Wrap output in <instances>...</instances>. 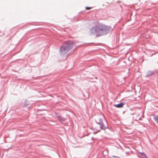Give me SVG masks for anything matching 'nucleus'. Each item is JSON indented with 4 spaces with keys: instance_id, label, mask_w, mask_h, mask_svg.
<instances>
[{
    "instance_id": "f257e3e1",
    "label": "nucleus",
    "mask_w": 158,
    "mask_h": 158,
    "mask_svg": "<svg viewBox=\"0 0 158 158\" xmlns=\"http://www.w3.org/2000/svg\"><path fill=\"white\" fill-rule=\"evenodd\" d=\"M109 26H107L102 24H99L92 28L91 32L97 36H100L108 31L110 29Z\"/></svg>"
},
{
    "instance_id": "f03ea898",
    "label": "nucleus",
    "mask_w": 158,
    "mask_h": 158,
    "mask_svg": "<svg viewBox=\"0 0 158 158\" xmlns=\"http://www.w3.org/2000/svg\"><path fill=\"white\" fill-rule=\"evenodd\" d=\"M74 43L72 41H68L61 47L60 49V52L61 54H65L71 49L73 47Z\"/></svg>"
},
{
    "instance_id": "7ed1b4c3",
    "label": "nucleus",
    "mask_w": 158,
    "mask_h": 158,
    "mask_svg": "<svg viewBox=\"0 0 158 158\" xmlns=\"http://www.w3.org/2000/svg\"><path fill=\"white\" fill-rule=\"evenodd\" d=\"M124 105V104L123 103H120L117 105H114V106L116 107L117 108H121L123 107Z\"/></svg>"
},
{
    "instance_id": "20e7f679",
    "label": "nucleus",
    "mask_w": 158,
    "mask_h": 158,
    "mask_svg": "<svg viewBox=\"0 0 158 158\" xmlns=\"http://www.w3.org/2000/svg\"><path fill=\"white\" fill-rule=\"evenodd\" d=\"M140 153L141 154L142 158H148L143 153L141 152Z\"/></svg>"
},
{
    "instance_id": "39448f33",
    "label": "nucleus",
    "mask_w": 158,
    "mask_h": 158,
    "mask_svg": "<svg viewBox=\"0 0 158 158\" xmlns=\"http://www.w3.org/2000/svg\"><path fill=\"white\" fill-rule=\"evenodd\" d=\"M155 119L156 122L158 123V116L155 117Z\"/></svg>"
},
{
    "instance_id": "423d86ee",
    "label": "nucleus",
    "mask_w": 158,
    "mask_h": 158,
    "mask_svg": "<svg viewBox=\"0 0 158 158\" xmlns=\"http://www.w3.org/2000/svg\"><path fill=\"white\" fill-rule=\"evenodd\" d=\"M91 8L90 7H85V9L86 10H90Z\"/></svg>"
}]
</instances>
